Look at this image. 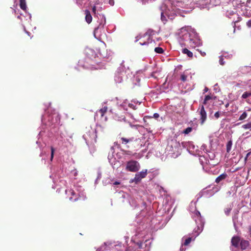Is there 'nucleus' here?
<instances>
[{
    "instance_id": "nucleus-1",
    "label": "nucleus",
    "mask_w": 251,
    "mask_h": 251,
    "mask_svg": "<svg viewBox=\"0 0 251 251\" xmlns=\"http://www.w3.org/2000/svg\"><path fill=\"white\" fill-rule=\"evenodd\" d=\"M183 42H180L182 46L187 47L190 49H195L197 47L201 45V40L195 35H191L190 33L186 32L181 37Z\"/></svg>"
},
{
    "instance_id": "nucleus-2",
    "label": "nucleus",
    "mask_w": 251,
    "mask_h": 251,
    "mask_svg": "<svg viewBox=\"0 0 251 251\" xmlns=\"http://www.w3.org/2000/svg\"><path fill=\"white\" fill-rule=\"evenodd\" d=\"M120 142L121 144L125 146L127 148H129V145H131L135 149L136 151L140 149L143 146L142 141L140 138L136 137L127 138L126 137H119Z\"/></svg>"
},
{
    "instance_id": "nucleus-3",
    "label": "nucleus",
    "mask_w": 251,
    "mask_h": 251,
    "mask_svg": "<svg viewBox=\"0 0 251 251\" xmlns=\"http://www.w3.org/2000/svg\"><path fill=\"white\" fill-rule=\"evenodd\" d=\"M192 216L197 225V227L194 228V231L197 236L203 230L204 223L199 211L195 210Z\"/></svg>"
},
{
    "instance_id": "nucleus-4",
    "label": "nucleus",
    "mask_w": 251,
    "mask_h": 251,
    "mask_svg": "<svg viewBox=\"0 0 251 251\" xmlns=\"http://www.w3.org/2000/svg\"><path fill=\"white\" fill-rule=\"evenodd\" d=\"M83 137L86 140L96 142L97 135L96 134V130L91 127L87 128L85 133L83 135Z\"/></svg>"
},
{
    "instance_id": "nucleus-5",
    "label": "nucleus",
    "mask_w": 251,
    "mask_h": 251,
    "mask_svg": "<svg viewBox=\"0 0 251 251\" xmlns=\"http://www.w3.org/2000/svg\"><path fill=\"white\" fill-rule=\"evenodd\" d=\"M140 168L139 163L135 160H130L127 162L126 169L130 172H137Z\"/></svg>"
},
{
    "instance_id": "nucleus-6",
    "label": "nucleus",
    "mask_w": 251,
    "mask_h": 251,
    "mask_svg": "<svg viewBox=\"0 0 251 251\" xmlns=\"http://www.w3.org/2000/svg\"><path fill=\"white\" fill-rule=\"evenodd\" d=\"M144 121L147 130L149 132H151L152 129H151L150 126L154 127L155 123V121L152 119V117L150 116H145L144 118Z\"/></svg>"
},
{
    "instance_id": "nucleus-7",
    "label": "nucleus",
    "mask_w": 251,
    "mask_h": 251,
    "mask_svg": "<svg viewBox=\"0 0 251 251\" xmlns=\"http://www.w3.org/2000/svg\"><path fill=\"white\" fill-rule=\"evenodd\" d=\"M125 67L123 65H121L116 70L115 74V80L117 82H121L122 80V77L125 73Z\"/></svg>"
},
{
    "instance_id": "nucleus-8",
    "label": "nucleus",
    "mask_w": 251,
    "mask_h": 251,
    "mask_svg": "<svg viewBox=\"0 0 251 251\" xmlns=\"http://www.w3.org/2000/svg\"><path fill=\"white\" fill-rule=\"evenodd\" d=\"M147 175V170H143L135 175L134 178L131 180L132 182L135 184L138 183L142 178H145Z\"/></svg>"
},
{
    "instance_id": "nucleus-9",
    "label": "nucleus",
    "mask_w": 251,
    "mask_h": 251,
    "mask_svg": "<svg viewBox=\"0 0 251 251\" xmlns=\"http://www.w3.org/2000/svg\"><path fill=\"white\" fill-rule=\"evenodd\" d=\"M199 114L200 115V120L201 124V125L203 124V123L205 122L207 119V114L206 112L204 109V105H201V108H199Z\"/></svg>"
},
{
    "instance_id": "nucleus-10",
    "label": "nucleus",
    "mask_w": 251,
    "mask_h": 251,
    "mask_svg": "<svg viewBox=\"0 0 251 251\" xmlns=\"http://www.w3.org/2000/svg\"><path fill=\"white\" fill-rule=\"evenodd\" d=\"M94 129L96 130V134L97 135L101 136L106 132V128L104 125L97 126V128Z\"/></svg>"
},
{
    "instance_id": "nucleus-11",
    "label": "nucleus",
    "mask_w": 251,
    "mask_h": 251,
    "mask_svg": "<svg viewBox=\"0 0 251 251\" xmlns=\"http://www.w3.org/2000/svg\"><path fill=\"white\" fill-rule=\"evenodd\" d=\"M84 13L85 14V21L88 24H89L92 21V17L90 12L88 10L86 9L84 11Z\"/></svg>"
},
{
    "instance_id": "nucleus-12",
    "label": "nucleus",
    "mask_w": 251,
    "mask_h": 251,
    "mask_svg": "<svg viewBox=\"0 0 251 251\" xmlns=\"http://www.w3.org/2000/svg\"><path fill=\"white\" fill-rule=\"evenodd\" d=\"M227 176V175L226 173H224L219 176H218L215 179V182L217 183H220L221 181L225 179Z\"/></svg>"
},
{
    "instance_id": "nucleus-13",
    "label": "nucleus",
    "mask_w": 251,
    "mask_h": 251,
    "mask_svg": "<svg viewBox=\"0 0 251 251\" xmlns=\"http://www.w3.org/2000/svg\"><path fill=\"white\" fill-rule=\"evenodd\" d=\"M240 238L238 236H234L231 239L232 245L235 247H237L238 246Z\"/></svg>"
},
{
    "instance_id": "nucleus-14",
    "label": "nucleus",
    "mask_w": 251,
    "mask_h": 251,
    "mask_svg": "<svg viewBox=\"0 0 251 251\" xmlns=\"http://www.w3.org/2000/svg\"><path fill=\"white\" fill-rule=\"evenodd\" d=\"M182 52L183 54H187V55L190 58H192L193 56V53H192V52L190 51L187 48L183 49L182 50Z\"/></svg>"
},
{
    "instance_id": "nucleus-15",
    "label": "nucleus",
    "mask_w": 251,
    "mask_h": 251,
    "mask_svg": "<svg viewBox=\"0 0 251 251\" xmlns=\"http://www.w3.org/2000/svg\"><path fill=\"white\" fill-rule=\"evenodd\" d=\"M249 245V242L246 240H242L240 242V246L242 250L246 249Z\"/></svg>"
},
{
    "instance_id": "nucleus-16",
    "label": "nucleus",
    "mask_w": 251,
    "mask_h": 251,
    "mask_svg": "<svg viewBox=\"0 0 251 251\" xmlns=\"http://www.w3.org/2000/svg\"><path fill=\"white\" fill-rule=\"evenodd\" d=\"M71 197L70 198V200L71 201H76L78 200V197L77 196L74 190H70Z\"/></svg>"
},
{
    "instance_id": "nucleus-17",
    "label": "nucleus",
    "mask_w": 251,
    "mask_h": 251,
    "mask_svg": "<svg viewBox=\"0 0 251 251\" xmlns=\"http://www.w3.org/2000/svg\"><path fill=\"white\" fill-rule=\"evenodd\" d=\"M20 8L24 10L25 11L26 10V4L25 0H20Z\"/></svg>"
},
{
    "instance_id": "nucleus-18",
    "label": "nucleus",
    "mask_w": 251,
    "mask_h": 251,
    "mask_svg": "<svg viewBox=\"0 0 251 251\" xmlns=\"http://www.w3.org/2000/svg\"><path fill=\"white\" fill-rule=\"evenodd\" d=\"M169 144H170L172 148L173 146H174L175 148H176L179 145V143L177 142L176 139H172L170 142H169Z\"/></svg>"
},
{
    "instance_id": "nucleus-19",
    "label": "nucleus",
    "mask_w": 251,
    "mask_h": 251,
    "mask_svg": "<svg viewBox=\"0 0 251 251\" xmlns=\"http://www.w3.org/2000/svg\"><path fill=\"white\" fill-rule=\"evenodd\" d=\"M107 107L104 106L99 110V112L100 113L101 117H103L105 113L107 112Z\"/></svg>"
},
{
    "instance_id": "nucleus-20",
    "label": "nucleus",
    "mask_w": 251,
    "mask_h": 251,
    "mask_svg": "<svg viewBox=\"0 0 251 251\" xmlns=\"http://www.w3.org/2000/svg\"><path fill=\"white\" fill-rule=\"evenodd\" d=\"M212 99V97L210 95H206L205 96L203 103L202 105H206L207 103V101Z\"/></svg>"
},
{
    "instance_id": "nucleus-21",
    "label": "nucleus",
    "mask_w": 251,
    "mask_h": 251,
    "mask_svg": "<svg viewBox=\"0 0 251 251\" xmlns=\"http://www.w3.org/2000/svg\"><path fill=\"white\" fill-rule=\"evenodd\" d=\"M232 142L231 140L228 141L227 144H226V151L227 152H229L230 150H231V146H232Z\"/></svg>"
},
{
    "instance_id": "nucleus-22",
    "label": "nucleus",
    "mask_w": 251,
    "mask_h": 251,
    "mask_svg": "<svg viewBox=\"0 0 251 251\" xmlns=\"http://www.w3.org/2000/svg\"><path fill=\"white\" fill-rule=\"evenodd\" d=\"M176 5L178 7L185 8L186 7V4H185L184 2L181 0H178L176 1Z\"/></svg>"
},
{
    "instance_id": "nucleus-23",
    "label": "nucleus",
    "mask_w": 251,
    "mask_h": 251,
    "mask_svg": "<svg viewBox=\"0 0 251 251\" xmlns=\"http://www.w3.org/2000/svg\"><path fill=\"white\" fill-rule=\"evenodd\" d=\"M154 51L157 53H163L164 52V50L160 47H156L154 49Z\"/></svg>"
},
{
    "instance_id": "nucleus-24",
    "label": "nucleus",
    "mask_w": 251,
    "mask_h": 251,
    "mask_svg": "<svg viewBox=\"0 0 251 251\" xmlns=\"http://www.w3.org/2000/svg\"><path fill=\"white\" fill-rule=\"evenodd\" d=\"M242 127L244 129H249L251 130V122L248 123L247 124L243 125Z\"/></svg>"
},
{
    "instance_id": "nucleus-25",
    "label": "nucleus",
    "mask_w": 251,
    "mask_h": 251,
    "mask_svg": "<svg viewBox=\"0 0 251 251\" xmlns=\"http://www.w3.org/2000/svg\"><path fill=\"white\" fill-rule=\"evenodd\" d=\"M192 131V128L191 127H188L183 131L182 133L185 134H187L191 132Z\"/></svg>"
},
{
    "instance_id": "nucleus-26",
    "label": "nucleus",
    "mask_w": 251,
    "mask_h": 251,
    "mask_svg": "<svg viewBox=\"0 0 251 251\" xmlns=\"http://www.w3.org/2000/svg\"><path fill=\"white\" fill-rule=\"evenodd\" d=\"M251 96V94L250 93V92H245L242 95V98H243L244 99H246L248 97H249Z\"/></svg>"
},
{
    "instance_id": "nucleus-27",
    "label": "nucleus",
    "mask_w": 251,
    "mask_h": 251,
    "mask_svg": "<svg viewBox=\"0 0 251 251\" xmlns=\"http://www.w3.org/2000/svg\"><path fill=\"white\" fill-rule=\"evenodd\" d=\"M104 2L105 3H108L111 6H113L115 3L114 0H104Z\"/></svg>"
},
{
    "instance_id": "nucleus-28",
    "label": "nucleus",
    "mask_w": 251,
    "mask_h": 251,
    "mask_svg": "<svg viewBox=\"0 0 251 251\" xmlns=\"http://www.w3.org/2000/svg\"><path fill=\"white\" fill-rule=\"evenodd\" d=\"M247 117V114L246 112H243V113L240 116L239 120H243L245 119Z\"/></svg>"
},
{
    "instance_id": "nucleus-29",
    "label": "nucleus",
    "mask_w": 251,
    "mask_h": 251,
    "mask_svg": "<svg viewBox=\"0 0 251 251\" xmlns=\"http://www.w3.org/2000/svg\"><path fill=\"white\" fill-rule=\"evenodd\" d=\"M149 43H151V42H150V36H148V41L147 42H139V44L141 45H147V44H149Z\"/></svg>"
},
{
    "instance_id": "nucleus-30",
    "label": "nucleus",
    "mask_w": 251,
    "mask_h": 251,
    "mask_svg": "<svg viewBox=\"0 0 251 251\" xmlns=\"http://www.w3.org/2000/svg\"><path fill=\"white\" fill-rule=\"evenodd\" d=\"M232 56H233L232 54L230 53L229 54L227 53L226 52L223 53V55H222L223 57H224L227 58H232Z\"/></svg>"
},
{
    "instance_id": "nucleus-31",
    "label": "nucleus",
    "mask_w": 251,
    "mask_h": 251,
    "mask_svg": "<svg viewBox=\"0 0 251 251\" xmlns=\"http://www.w3.org/2000/svg\"><path fill=\"white\" fill-rule=\"evenodd\" d=\"M92 12L95 17L97 16L98 13L97 12V7L95 5L93 6L92 7Z\"/></svg>"
},
{
    "instance_id": "nucleus-32",
    "label": "nucleus",
    "mask_w": 251,
    "mask_h": 251,
    "mask_svg": "<svg viewBox=\"0 0 251 251\" xmlns=\"http://www.w3.org/2000/svg\"><path fill=\"white\" fill-rule=\"evenodd\" d=\"M50 150H51L50 160L52 161L53 158L55 150L53 147H51Z\"/></svg>"
},
{
    "instance_id": "nucleus-33",
    "label": "nucleus",
    "mask_w": 251,
    "mask_h": 251,
    "mask_svg": "<svg viewBox=\"0 0 251 251\" xmlns=\"http://www.w3.org/2000/svg\"><path fill=\"white\" fill-rule=\"evenodd\" d=\"M191 241H192V238L191 237H189V238H187L185 240V242L184 243V246L188 245L190 244V243L191 242Z\"/></svg>"
},
{
    "instance_id": "nucleus-34",
    "label": "nucleus",
    "mask_w": 251,
    "mask_h": 251,
    "mask_svg": "<svg viewBox=\"0 0 251 251\" xmlns=\"http://www.w3.org/2000/svg\"><path fill=\"white\" fill-rule=\"evenodd\" d=\"M180 78H181V80L183 81H185L187 79V76L183 74V75H181V77H180Z\"/></svg>"
},
{
    "instance_id": "nucleus-35",
    "label": "nucleus",
    "mask_w": 251,
    "mask_h": 251,
    "mask_svg": "<svg viewBox=\"0 0 251 251\" xmlns=\"http://www.w3.org/2000/svg\"><path fill=\"white\" fill-rule=\"evenodd\" d=\"M220 116V112L217 111L214 114V117L216 119H218Z\"/></svg>"
},
{
    "instance_id": "nucleus-36",
    "label": "nucleus",
    "mask_w": 251,
    "mask_h": 251,
    "mask_svg": "<svg viewBox=\"0 0 251 251\" xmlns=\"http://www.w3.org/2000/svg\"><path fill=\"white\" fill-rule=\"evenodd\" d=\"M223 57L222 56L219 60V63L221 65H224L225 64V62L224 61Z\"/></svg>"
},
{
    "instance_id": "nucleus-37",
    "label": "nucleus",
    "mask_w": 251,
    "mask_h": 251,
    "mask_svg": "<svg viewBox=\"0 0 251 251\" xmlns=\"http://www.w3.org/2000/svg\"><path fill=\"white\" fill-rule=\"evenodd\" d=\"M161 19L162 21H166V19L165 16L164 15V14L163 12H161Z\"/></svg>"
},
{
    "instance_id": "nucleus-38",
    "label": "nucleus",
    "mask_w": 251,
    "mask_h": 251,
    "mask_svg": "<svg viewBox=\"0 0 251 251\" xmlns=\"http://www.w3.org/2000/svg\"><path fill=\"white\" fill-rule=\"evenodd\" d=\"M126 251H136L134 249V248L130 246V247L127 248V249L126 250Z\"/></svg>"
},
{
    "instance_id": "nucleus-39",
    "label": "nucleus",
    "mask_w": 251,
    "mask_h": 251,
    "mask_svg": "<svg viewBox=\"0 0 251 251\" xmlns=\"http://www.w3.org/2000/svg\"><path fill=\"white\" fill-rule=\"evenodd\" d=\"M124 154L129 155L130 154L131 151H129L122 150Z\"/></svg>"
},
{
    "instance_id": "nucleus-40",
    "label": "nucleus",
    "mask_w": 251,
    "mask_h": 251,
    "mask_svg": "<svg viewBox=\"0 0 251 251\" xmlns=\"http://www.w3.org/2000/svg\"><path fill=\"white\" fill-rule=\"evenodd\" d=\"M247 25L248 27H251V20L248 21V22L247 23Z\"/></svg>"
},
{
    "instance_id": "nucleus-41",
    "label": "nucleus",
    "mask_w": 251,
    "mask_h": 251,
    "mask_svg": "<svg viewBox=\"0 0 251 251\" xmlns=\"http://www.w3.org/2000/svg\"><path fill=\"white\" fill-rule=\"evenodd\" d=\"M198 51H200L201 54L202 56H204L206 55V53L205 52H203V51H202L201 50H197Z\"/></svg>"
},
{
    "instance_id": "nucleus-42",
    "label": "nucleus",
    "mask_w": 251,
    "mask_h": 251,
    "mask_svg": "<svg viewBox=\"0 0 251 251\" xmlns=\"http://www.w3.org/2000/svg\"><path fill=\"white\" fill-rule=\"evenodd\" d=\"M159 115L158 114V113H154L153 114V117L155 119H157L158 118H159Z\"/></svg>"
},
{
    "instance_id": "nucleus-43",
    "label": "nucleus",
    "mask_w": 251,
    "mask_h": 251,
    "mask_svg": "<svg viewBox=\"0 0 251 251\" xmlns=\"http://www.w3.org/2000/svg\"><path fill=\"white\" fill-rule=\"evenodd\" d=\"M230 211V209H227L225 211V213L226 215H228V214L229 213Z\"/></svg>"
},
{
    "instance_id": "nucleus-44",
    "label": "nucleus",
    "mask_w": 251,
    "mask_h": 251,
    "mask_svg": "<svg viewBox=\"0 0 251 251\" xmlns=\"http://www.w3.org/2000/svg\"><path fill=\"white\" fill-rule=\"evenodd\" d=\"M137 244L139 246V248L140 249L142 248V242L138 243Z\"/></svg>"
},
{
    "instance_id": "nucleus-45",
    "label": "nucleus",
    "mask_w": 251,
    "mask_h": 251,
    "mask_svg": "<svg viewBox=\"0 0 251 251\" xmlns=\"http://www.w3.org/2000/svg\"><path fill=\"white\" fill-rule=\"evenodd\" d=\"M226 112H220V116L221 115H222V116H226Z\"/></svg>"
},
{
    "instance_id": "nucleus-46",
    "label": "nucleus",
    "mask_w": 251,
    "mask_h": 251,
    "mask_svg": "<svg viewBox=\"0 0 251 251\" xmlns=\"http://www.w3.org/2000/svg\"><path fill=\"white\" fill-rule=\"evenodd\" d=\"M246 102H247L248 103L251 104V100L250 99H247V100H246Z\"/></svg>"
},
{
    "instance_id": "nucleus-47",
    "label": "nucleus",
    "mask_w": 251,
    "mask_h": 251,
    "mask_svg": "<svg viewBox=\"0 0 251 251\" xmlns=\"http://www.w3.org/2000/svg\"><path fill=\"white\" fill-rule=\"evenodd\" d=\"M249 232L250 235L251 237V226H249Z\"/></svg>"
},
{
    "instance_id": "nucleus-48",
    "label": "nucleus",
    "mask_w": 251,
    "mask_h": 251,
    "mask_svg": "<svg viewBox=\"0 0 251 251\" xmlns=\"http://www.w3.org/2000/svg\"><path fill=\"white\" fill-rule=\"evenodd\" d=\"M120 184V182H118V181H115L114 183V185H118V184Z\"/></svg>"
},
{
    "instance_id": "nucleus-49",
    "label": "nucleus",
    "mask_w": 251,
    "mask_h": 251,
    "mask_svg": "<svg viewBox=\"0 0 251 251\" xmlns=\"http://www.w3.org/2000/svg\"><path fill=\"white\" fill-rule=\"evenodd\" d=\"M208 90V88L205 87L204 90V92H206Z\"/></svg>"
},
{
    "instance_id": "nucleus-50",
    "label": "nucleus",
    "mask_w": 251,
    "mask_h": 251,
    "mask_svg": "<svg viewBox=\"0 0 251 251\" xmlns=\"http://www.w3.org/2000/svg\"><path fill=\"white\" fill-rule=\"evenodd\" d=\"M229 106V103H227L226 105H225V107L226 108L228 107Z\"/></svg>"
},
{
    "instance_id": "nucleus-51",
    "label": "nucleus",
    "mask_w": 251,
    "mask_h": 251,
    "mask_svg": "<svg viewBox=\"0 0 251 251\" xmlns=\"http://www.w3.org/2000/svg\"><path fill=\"white\" fill-rule=\"evenodd\" d=\"M99 10L100 11H101L102 10V7H100L99 9Z\"/></svg>"
},
{
    "instance_id": "nucleus-52",
    "label": "nucleus",
    "mask_w": 251,
    "mask_h": 251,
    "mask_svg": "<svg viewBox=\"0 0 251 251\" xmlns=\"http://www.w3.org/2000/svg\"><path fill=\"white\" fill-rule=\"evenodd\" d=\"M248 111H251V108L249 109Z\"/></svg>"
},
{
    "instance_id": "nucleus-53",
    "label": "nucleus",
    "mask_w": 251,
    "mask_h": 251,
    "mask_svg": "<svg viewBox=\"0 0 251 251\" xmlns=\"http://www.w3.org/2000/svg\"><path fill=\"white\" fill-rule=\"evenodd\" d=\"M249 155H250V153H248L247 154V156H249Z\"/></svg>"
},
{
    "instance_id": "nucleus-54",
    "label": "nucleus",
    "mask_w": 251,
    "mask_h": 251,
    "mask_svg": "<svg viewBox=\"0 0 251 251\" xmlns=\"http://www.w3.org/2000/svg\"><path fill=\"white\" fill-rule=\"evenodd\" d=\"M249 155H250V153H248L247 154V156H249Z\"/></svg>"
},
{
    "instance_id": "nucleus-55",
    "label": "nucleus",
    "mask_w": 251,
    "mask_h": 251,
    "mask_svg": "<svg viewBox=\"0 0 251 251\" xmlns=\"http://www.w3.org/2000/svg\"><path fill=\"white\" fill-rule=\"evenodd\" d=\"M147 36V34H145L144 35V37H145V36Z\"/></svg>"
}]
</instances>
